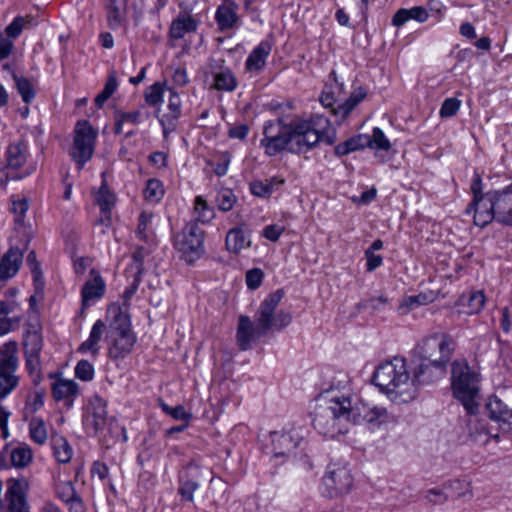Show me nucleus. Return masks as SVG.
Listing matches in <instances>:
<instances>
[{"label":"nucleus","mask_w":512,"mask_h":512,"mask_svg":"<svg viewBox=\"0 0 512 512\" xmlns=\"http://www.w3.org/2000/svg\"><path fill=\"white\" fill-rule=\"evenodd\" d=\"M373 383L391 401L407 403L416 396L414 375L411 374L405 358L394 357L380 363L373 373Z\"/></svg>","instance_id":"nucleus-1"},{"label":"nucleus","mask_w":512,"mask_h":512,"mask_svg":"<svg viewBox=\"0 0 512 512\" xmlns=\"http://www.w3.org/2000/svg\"><path fill=\"white\" fill-rule=\"evenodd\" d=\"M323 404H320L314 414V428L323 436L335 438L349 431L352 421H357L355 410L348 396L336 395L327 392L322 396Z\"/></svg>","instance_id":"nucleus-2"},{"label":"nucleus","mask_w":512,"mask_h":512,"mask_svg":"<svg viewBox=\"0 0 512 512\" xmlns=\"http://www.w3.org/2000/svg\"><path fill=\"white\" fill-rule=\"evenodd\" d=\"M454 350V340L445 333H435L424 338L414 349L415 356L421 360L417 377L431 368L435 369L437 375L445 374Z\"/></svg>","instance_id":"nucleus-3"},{"label":"nucleus","mask_w":512,"mask_h":512,"mask_svg":"<svg viewBox=\"0 0 512 512\" xmlns=\"http://www.w3.org/2000/svg\"><path fill=\"white\" fill-rule=\"evenodd\" d=\"M108 315H112L106 333L108 357L114 361L122 360L132 352L137 337L131 329L129 316L120 307H110Z\"/></svg>","instance_id":"nucleus-4"},{"label":"nucleus","mask_w":512,"mask_h":512,"mask_svg":"<svg viewBox=\"0 0 512 512\" xmlns=\"http://www.w3.org/2000/svg\"><path fill=\"white\" fill-rule=\"evenodd\" d=\"M451 380L456 398L462 402L470 415H474L478 408L475 399L479 392V373L472 369L467 361L455 360L452 363Z\"/></svg>","instance_id":"nucleus-5"},{"label":"nucleus","mask_w":512,"mask_h":512,"mask_svg":"<svg viewBox=\"0 0 512 512\" xmlns=\"http://www.w3.org/2000/svg\"><path fill=\"white\" fill-rule=\"evenodd\" d=\"M284 296L282 289L270 293L260 304L255 314L258 336H264L271 329L281 330L292 321V315L285 310L276 311Z\"/></svg>","instance_id":"nucleus-6"},{"label":"nucleus","mask_w":512,"mask_h":512,"mask_svg":"<svg viewBox=\"0 0 512 512\" xmlns=\"http://www.w3.org/2000/svg\"><path fill=\"white\" fill-rule=\"evenodd\" d=\"M17 341L10 340L0 346V399L6 398L19 385Z\"/></svg>","instance_id":"nucleus-7"},{"label":"nucleus","mask_w":512,"mask_h":512,"mask_svg":"<svg viewBox=\"0 0 512 512\" xmlns=\"http://www.w3.org/2000/svg\"><path fill=\"white\" fill-rule=\"evenodd\" d=\"M42 348L43 337L40 324L38 322L29 323L23 336V354L26 370L32 377V381L35 385H38L42 380V365L40 360Z\"/></svg>","instance_id":"nucleus-8"},{"label":"nucleus","mask_w":512,"mask_h":512,"mask_svg":"<svg viewBox=\"0 0 512 512\" xmlns=\"http://www.w3.org/2000/svg\"><path fill=\"white\" fill-rule=\"evenodd\" d=\"M174 245L185 261L192 263L204 252V231L196 222H189L177 234Z\"/></svg>","instance_id":"nucleus-9"},{"label":"nucleus","mask_w":512,"mask_h":512,"mask_svg":"<svg viewBox=\"0 0 512 512\" xmlns=\"http://www.w3.org/2000/svg\"><path fill=\"white\" fill-rule=\"evenodd\" d=\"M290 123L286 124L281 119L267 121L263 129V138L260 145L265 149V154L275 156L280 152L289 151Z\"/></svg>","instance_id":"nucleus-10"},{"label":"nucleus","mask_w":512,"mask_h":512,"mask_svg":"<svg viewBox=\"0 0 512 512\" xmlns=\"http://www.w3.org/2000/svg\"><path fill=\"white\" fill-rule=\"evenodd\" d=\"M97 132L87 120L78 121L74 129V141L71 151L73 160L82 169L84 164L91 159L94 148Z\"/></svg>","instance_id":"nucleus-11"},{"label":"nucleus","mask_w":512,"mask_h":512,"mask_svg":"<svg viewBox=\"0 0 512 512\" xmlns=\"http://www.w3.org/2000/svg\"><path fill=\"white\" fill-rule=\"evenodd\" d=\"M289 140L290 153L304 154L317 146L320 136L303 119H296L290 122Z\"/></svg>","instance_id":"nucleus-12"},{"label":"nucleus","mask_w":512,"mask_h":512,"mask_svg":"<svg viewBox=\"0 0 512 512\" xmlns=\"http://www.w3.org/2000/svg\"><path fill=\"white\" fill-rule=\"evenodd\" d=\"M323 483L329 497H337L350 491L353 477L345 466L332 464L328 466Z\"/></svg>","instance_id":"nucleus-13"},{"label":"nucleus","mask_w":512,"mask_h":512,"mask_svg":"<svg viewBox=\"0 0 512 512\" xmlns=\"http://www.w3.org/2000/svg\"><path fill=\"white\" fill-rule=\"evenodd\" d=\"M352 409L355 410L357 420L352 421L353 424L365 422L372 430L378 429L384 424L396 422V417L383 406L361 404V406H352Z\"/></svg>","instance_id":"nucleus-14"},{"label":"nucleus","mask_w":512,"mask_h":512,"mask_svg":"<svg viewBox=\"0 0 512 512\" xmlns=\"http://www.w3.org/2000/svg\"><path fill=\"white\" fill-rule=\"evenodd\" d=\"M493 190H489L485 195L473 198L470 204L467 206L465 213H473V220L476 226L481 228L486 227L494 220V212L492 208L493 201Z\"/></svg>","instance_id":"nucleus-15"},{"label":"nucleus","mask_w":512,"mask_h":512,"mask_svg":"<svg viewBox=\"0 0 512 512\" xmlns=\"http://www.w3.org/2000/svg\"><path fill=\"white\" fill-rule=\"evenodd\" d=\"M367 93L364 88L358 87L355 89L349 98L344 102L339 103L335 106V100L329 93H323L320 97V102L325 108H331L332 113L339 117L340 120H344L352 110L365 99Z\"/></svg>","instance_id":"nucleus-16"},{"label":"nucleus","mask_w":512,"mask_h":512,"mask_svg":"<svg viewBox=\"0 0 512 512\" xmlns=\"http://www.w3.org/2000/svg\"><path fill=\"white\" fill-rule=\"evenodd\" d=\"M492 208L494 220L504 226H512V183L500 190H493Z\"/></svg>","instance_id":"nucleus-17"},{"label":"nucleus","mask_w":512,"mask_h":512,"mask_svg":"<svg viewBox=\"0 0 512 512\" xmlns=\"http://www.w3.org/2000/svg\"><path fill=\"white\" fill-rule=\"evenodd\" d=\"M107 422V402L99 395H93L86 408L84 423L97 434Z\"/></svg>","instance_id":"nucleus-18"},{"label":"nucleus","mask_w":512,"mask_h":512,"mask_svg":"<svg viewBox=\"0 0 512 512\" xmlns=\"http://www.w3.org/2000/svg\"><path fill=\"white\" fill-rule=\"evenodd\" d=\"M486 410L492 420L497 421L504 429L512 430V405L499 396L489 397Z\"/></svg>","instance_id":"nucleus-19"},{"label":"nucleus","mask_w":512,"mask_h":512,"mask_svg":"<svg viewBox=\"0 0 512 512\" xmlns=\"http://www.w3.org/2000/svg\"><path fill=\"white\" fill-rule=\"evenodd\" d=\"M27 488L28 485L24 480L9 479L7 481L5 500L7 501L9 512L30 508L26 497Z\"/></svg>","instance_id":"nucleus-20"},{"label":"nucleus","mask_w":512,"mask_h":512,"mask_svg":"<svg viewBox=\"0 0 512 512\" xmlns=\"http://www.w3.org/2000/svg\"><path fill=\"white\" fill-rule=\"evenodd\" d=\"M80 387L72 379L57 377L51 384V393L55 401H64V405L69 409L74 405L76 397L79 395Z\"/></svg>","instance_id":"nucleus-21"},{"label":"nucleus","mask_w":512,"mask_h":512,"mask_svg":"<svg viewBox=\"0 0 512 512\" xmlns=\"http://www.w3.org/2000/svg\"><path fill=\"white\" fill-rule=\"evenodd\" d=\"M23 261V252L18 247H10L0 260V285L14 277Z\"/></svg>","instance_id":"nucleus-22"},{"label":"nucleus","mask_w":512,"mask_h":512,"mask_svg":"<svg viewBox=\"0 0 512 512\" xmlns=\"http://www.w3.org/2000/svg\"><path fill=\"white\" fill-rule=\"evenodd\" d=\"M239 5L234 0H223L215 13V20L221 31L234 29L238 26Z\"/></svg>","instance_id":"nucleus-23"},{"label":"nucleus","mask_w":512,"mask_h":512,"mask_svg":"<svg viewBox=\"0 0 512 512\" xmlns=\"http://www.w3.org/2000/svg\"><path fill=\"white\" fill-rule=\"evenodd\" d=\"M91 275L93 277L85 282L81 290L82 309L102 298L105 293L106 285L100 274L91 270Z\"/></svg>","instance_id":"nucleus-24"},{"label":"nucleus","mask_w":512,"mask_h":512,"mask_svg":"<svg viewBox=\"0 0 512 512\" xmlns=\"http://www.w3.org/2000/svg\"><path fill=\"white\" fill-rule=\"evenodd\" d=\"M198 470L197 465L190 463L186 467L185 475L179 476L178 494L182 500L194 501V492L199 488V483L196 480Z\"/></svg>","instance_id":"nucleus-25"},{"label":"nucleus","mask_w":512,"mask_h":512,"mask_svg":"<svg viewBox=\"0 0 512 512\" xmlns=\"http://www.w3.org/2000/svg\"><path fill=\"white\" fill-rule=\"evenodd\" d=\"M299 436L292 432H272L271 443L275 457L289 455L299 444Z\"/></svg>","instance_id":"nucleus-26"},{"label":"nucleus","mask_w":512,"mask_h":512,"mask_svg":"<svg viewBox=\"0 0 512 512\" xmlns=\"http://www.w3.org/2000/svg\"><path fill=\"white\" fill-rule=\"evenodd\" d=\"M105 330L106 324L101 319H98L93 324L88 339L80 344L77 351L82 354L89 353L93 357H97L100 352V342Z\"/></svg>","instance_id":"nucleus-27"},{"label":"nucleus","mask_w":512,"mask_h":512,"mask_svg":"<svg viewBox=\"0 0 512 512\" xmlns=\"http://www.w3.org/2000/svg\"><path fill=\"white\" fill-rule=\"evenodd\" d=\"M271 51L272 45L268 41L260 42L248 55L245 62L246 69L250 72L261 71Z\"/></svg>","instance_id":"nucleus-28"},{"label":"nucleus","mask_w":512,"mask_h":512,"mask_svg":"<svg viewBox=\"0 0 512 512\" xmlns=\"http://www.w3.org/2000/svg\"><path fill=\"white\" fill-rule=\"evenodd\" d=\"M255 337H259L257 324L254 326L248 316H240L236 334L237 344L240 350H248Z\"/></svg>","instance_id":"nucleus-29"},{"label":"nucleus","mask_w":512,"mask_h":512,"mask_svg":"<svg viewBox=\"0 0 512 512\" xmlns=\"http://www.w3.org/2000/svg\"><path fill=\"white\" fill-rule=\"evenodd\" d=\"M104 7L108 26L111 29L119 28L126 17L127 0H105Z\"/></svg>","instance_id":"nucleus-30"},{"label":"nucleus","mask_w":512,"mask_h":512,"mask_svg":"<svg viewBox=\"0 0 512 512\" xmlns=\"http://www.w3.org/2000/svg\"><path fill=\"white\" fill-rule=\"evenodd\" d=\"M95 201L100 208V211L103 214L101 218V223L105 225H109L111 222L110 212L116 203L115 194L107 187L106 183L103 182L100 186L96 196Z\"/></svg>","instance_id":"nucleus-31"},{"label":"nucleus","mask_w":512,"mask_h":512,"mask_svg":"<svg viewBox=\"0 0 512 512\" xmlns=\"http://www.w3.org/2000/svg\"><path fill=\"white\" fill-rule=\"evenodd\" d=\"M284 182L283 178L274 176L265 180H254L250 183L249 188L252 195L260 198H269Z\"/></svg>","instance_id":"nucleus-32"},{"label":"nucleus","mask_w":512,"mask_h":512,"mask_svg":"<svg viewBox=\"0 0 512 512\" xmlns=\"http://www.w3.org/2000/svg\"><path fill=\"white\" fill-rule=\"evenodd\" d=\"M197 29V21L186 14H180L171 23L169 34L173 39H182L187 33L194 32Z\"/></svg>","instance_id":"nucleus-33"},{"label":"nucleus","mask_w":512,"mask_h":512,"mask_svg":"<svg viewBox=\"0 0 512 512\" xmlns=\"http://www.w3.org/2000/svg\"><path fill=\"white\" fill-rule=\"evenodd\" d=\"M428 17V11L421 6H415L410 9L401 8L394 14L392 24L396 27H400L411 19L423 23Z\"/></svg>","instance_id":"nucleus-34"},{"label":"nucleus","mask_w":512,"mask_h":512,"mask_svg":"<svg viewBox=\"0 0 512 512\" xmlns=\"http://www.w3.org/2000/svg\"><path fill=\"white\" fill-rule=\"evenodd\" d=\"M17 307L15 301L5 302L0 300V336H3L14 329L20 322L19 317H9Z\"/></svg>","instance_id":"nucleus-35"},{"label":"nucleus","mask_w":512,"mask_h":512,"mask_svg":"<svg viewBox=\"0 0 512 512\" xmlns=\"http://www.w3.org/2000/svg\"><path fill=\"white\" fill-rule=\"evenodd\" d=\"M27 160V145L24 142L10 144L6 151L7 169L16 170Z\"/></svg>","instance_id":"nucleus-36"},{"label":"nucleus","mask_w":512,"mask_h":512,"mask_svg":"<svg viewBox=\"0 0 512 512\" xmlns=\"http://www.w3.org/2000/svg\"><path fill=\"white\" fill-rule=\"evenodd\" d=\"M225 245L229 252L238 254L250 246V240L246 237L242 227H234L228 231Z\"/></svg>","instance_id":"nucleus-37"},{"label":"nucleus","mask_w":512,"mask_h":512,"mask_svg":"<svg viewBox=\"0 0 512 512\" xmlns=\"http://www.w3.org/2000/svg\"><path fill=\"white\" fill-rule=\"evenodd\" d=\"M367 144H369L368 135L358 134L336 145L334 153L336 156L342 157L351 152L366 148Z\"/></svg>","instance_id":"nucleus-38"},{"label":"nucleus","mask_w":512,"mask_h":512,"mask_svg":"<svg viewBox=\"0 0 512 512\" xmlns=\"http://www.w3.org/2000/svg\"><path fill=\"white\" fill-rule=\"evenodd\" d=\"M9 458L12 467L22 469L32 462L33 453L27 444H19L14 448H9Z\"/></svg>","instance_id":"nucleus-39"},{"label":"nucleus","mask_w":512,"mask_h":512,"mask_svg":"<svg viewBox=\"0 0 512 512\" xmlns=\"http://www.w3.org/2000/svg\"><path fill=\"white\" fill-rule=\"evenodd\" d=\"M51 446L54 456L59 463H68L72 456L73 450L65 437L59 434L51 436Z\"/></svg>","instance_id":"nucleus-40"},{"label":"nucleus","mask_w":512,"mask_h":512,"mask_svg":"<svg viewBox=\"0 0 512 512\" xmlns=\"http://www.w3.org/2000/svg\"><path fill=\"white\" fill-rule=\"evenodd\" d=\"M214 88L220 91L232 92L237 87V79L234 73L227 67H222L213 72Z\"/></svg>","instance_id":"nucleus-41"},{"label":"nucleus","mask_w":512,"mask_h":512,"mask_svg":"<svg viewBox=\"0 0 512 512\" xmlns=\"http://www.w3.org/2000/svg\"><path fill=\"white\" fill-rule=\"evenodd\" d=\"M470 438L479 444H486L491 438L499 440V435H492L486 428L484 421L478 419H470L468 423Z\"/></svg>","instance_id":"nucleus-42"},{"label":"nucleus","mask_w":512,"mask_h":512,"mask_svg":"<svg viewBox=\"0 0 512 512\" xmlns=\"http://www.w3.org/2000/svg\"><path fill=\"white\" fill-rule=\"evenodd\" d=\"M193 215L192 222L207 224L215 217V212L202 196H197L194 200Z\"/></svg>","instance_id":"nucleus-43"},{"label":"nucleus","mask_w":512,"mask_h":512,"mask_svg":"<svg viewBox=\"0 0 512 512\" xmlns=\"http://www.w3.org/2000/svg\"><path fill=\"white\" fill-rule=\"evenodd\" d=\"M141 112L135 110L132 112H123L117 110L114 115L115 125L114 133L119 135L123 132L124 124L138 125L140 123Z\"/></svg>","instance_id":"nucleus-44"},{"label":"nucleus","mask_w":512,"mask_h":512,"mask_svg":"<svg viewBox=\"0 0 512 512\" xmlns=\"http://www.w3.org/2000/svg\"><path fill=\"white\" fill-rule=\"evenodd\" d=\"M153 214L143 211L138 218V226L136 236L139 240L149 242L153 239V231L151 228Z\"/></svg>","instance_id":"nucleus-45"},{"label":"nucleus","mask_w":512,"mask_h":512,"mask_svg":"<svg viewBox=\"0 0 512 512\" xmlns=\"http://www.w3.org/2000/svg\"><path fill=\"white\" fill-rule=\"evenodd\" d=\"M13 80L23 102L26 104L31 103L36 94L31 81L23 76H18L15 73H13Z\"/></svg>","instance_id":"nucleus-46"},{"label":"nucleus","mask_w":512,"mask_h":512,"mask_svg":"<svg viewBox=\"0 0 512 512\" xmlns=\"http://www.w3.org/2000/svg\"><path fill=\"white\" fill-rule=\"evenodd\" d=\"M449 498H462L470 494V483L466 480L454 479L444 483Z\"/></svg>","instance_id":"nucleus-47"},{"label":"nucleus","mask_w":512,"mask_h":512,"mask_svg":"<svg viewBox=\"0 0 512 512\" xmlns=\"http://www.w3.org/2000/svg\"><path fill=\"white\" fill-rule=\"evenodd\" d=\"M29 434L31 439L39 445L47 441L48 435L43 419L38 417L31 419L29 423Z\"/></svg>","instance_id":"nucleus-48"},{"label":"nucleus","mask_w":512,"mask_h":512,"mask_svg":"<svg viewBox=\"0 0 512 512\" xmlns=\"http://www.w3.org/2000/svg\"><path fill=\"white\" fill-rule=\"evenodd\" d=\"M166 89L164 83L155 82L146 88L144 93L145 102L149 106H157L163 102V94Z\"/></svg>","instance_id":"nucleus-49"},{"label":"nucleus","mask_w":512,"mask_h":512,"mask_svg":"<svg viewBox=\"0 0 512 512\" xmlns=\"http://www.w3.org/2000/svg\"><path fill=\"white\" fill-rule=\"evenodd\" d=\"M368 142L366 147L374 150L389 151L391 149V143L385 136L384 132L375 127L372 131V135H368Z\"/></svg>","instance_id":"nucleus-50"},{"label":"nucleus","mask_w":512,"mask_h":512,"mask_svg":"<svg viewBox=\"0 0 512 512\" xmlns=\"http://www.w3.org/2000/svg\"><path fill=\"white\" fill-rule=\"evenodd\" d=\"M164 196L163 184L156 178L149 179L144 190V197L152 203L159 202Z\"/></svg>","instance_id":"nucleus-51"},{"label":"nucleus","mask_w":512,"mask_h":512,"mask_svg":"<svg viewBox=\"0 0 512 512\" xmlns=\"http://www.w3.org/2000/svg\"><path fill=\"white\" fill-rule=\"evenodd\" d=\"M237 203V196L231 189L225 188L218 191L216 196V205L220 211L228 212L233 209Z\"/></svg>","instance_id":"nucleus-52"},{"label":"nucleus","mask_w":512,"mask_h":512,"mask_svg":"<svg viewBox=\"0 0 512 512\" xmlns=\"http://www.w3.org/2000/svg\"><path fill=\"white\" fill-rule=\"evenodd\" d=\"M43 390H37L28 394L25 402V410L27 413L34 414L44 405Z\"/></svg>","instance_id":"nucleus-53"},{"label":"nucleus","mask_w":512,"mask_h":512,"mask_svg":"<svg viewBox=\"0 0 512 512\" xmlns=\"http://www.w3.org/2000/svg\"><path fill=\"white\" fill-rule=\"evenodd\" d=\"M94 373V367L88 360H80L75 367V377L81 381H91Z\"/></svg>","instance_id":"nucleus-54"},{"label":"nucleus","mask_w":512,"mask_h":512,"mask_svg":"<svg viewBox=\"0 0 512 512\" xmlns=\"http://www.w3.org/2000/svg\"><path fill=\"white\" fill-rule=\"evenodd\" d=\"M304 122L308 123L313 128L314 133L318 134L320 138L330 125L329 119L320 114H313L309 120H304Z\"/></svg>","instance_id":"nucleus-55"},{"label":"nucleus","mask_w":512,"mask_h":512,"mask_svg":"<svg viewBox=\"0 0 512 512\" xmlns=\"http://www.w3.org/2000/svg\"><path fill=\"white\" fill-rule=\"evenodd\" d=\"M160 407L165 413L169 414L175 420H184L185 422H189L192 418V414L188 413L182 405L170 407L166 403L161 402Z\"/></svg>","instance_id":"nucleus-56"},{"label":"nucleus","mask_w":512,"mask_h":512,"mask_svg":"<svg viewBox=\"0 0 512 512\" xmlns=\"http://www.w3.org/2000/svg\"><path fill=\"white\" fill-rule=\"evenodd\" d=\"M461 101L457 98H447L442 103V106L439 111V115L442 118H449L454 116L458 110L460 109Z\"/></svg>","instance_id":"nucleus-57"},{"label":"nucleus","mask_w":512,"mask_h":512,"mask_svg":"<svg viewBox=\"0 0 512 512\" xmlns=\"http://www.w3.org/2000/svg\"><path fill=\"white\" fill-rule=\"evenodd\" d=\"M425 498L428 502L433 503L435 505L443 504L449 499L444 484L442 485V487L429 489L426 492Z\"/></svg>","instance_id":"nucleus-58"},{"label":"nucleus","mask_w":512,"mask_h":512,"mask_svg":"<svg viewBox=\"0 0 512 512\" xmlns=\"http://www.w3.org/2000/svg\"><path fill=\"white\" fill-rule=\"evenodd\" d=\"M485 300L486 298L483 291H475L471 293L468 299L469 313H479L484 307Z\"/></svg>","instance_id":"nucleus-59"},{"label":"nucleus","mask_w":512,"mask_h":512,"mask_svg":"<svg viewBox=\"0 0 512 512\" xmlns=\"http://www.w3.org/2000/svg\"><path fill=\"white\" fill-rule=\"evenodd\" d=\"M264 273L260 268H253L246 273V285L250 290L258 289L263 281Z\"/></svg>","instance_id":"nucleus-60"},{"label":"nucleus","mask_w":512,"mask_h":512,"mask_svg":"<svg viewBox=\"0 0 512 512\" xmlns=\"http://www.w3.org/2000/svg\"><path fill=\"white\" fill-rule=\"evenodd\" d=\"M180 116L181 115H176V114L170 113V112H168L162 116V118L160 119V124L162 126L163 135L165 138H167L170 133L175 131L176 126H177V121L180 118Z\"/></svg>","instance_id":"nucleus-61"},{"label":"nucleus","mask_w":512,"mask_h":512,"mask_svg":"<svg viewBox=\"0 0 512 512\" xmlns=\"http://www.w3.org/2000/svg\"><path fill=\"white\" fill-rule=\"evenodd\" d=\"M146 250L143 247H137V249L132 254L133 263L131 265V270L135 273L134 275L141 276L143 274V262L146 256Z\"/></svg>","instance_id":"nucleus-62"},{"label":"nucleus","mask_w":512,"mask_h":512,"mask_svg":"<svg viewBox=\"0 0 512 512\" xmlns=\"http://www.w3.org/2000/svg\"><path fill=\"white\" fill-rule=\"evenodd\" d=\"M57 495L65 503H68L79 496L71 482H64L60 484L57 488Z\"/></svg>","instance_id":"nucleus-63"},{"label":"nucleus","mask_w":512,"mask_h":512,"mask_svg":"<svg viewBox=\"0 0 512 512\" xmlns=\"http://www.w3.org/2000/svg\"><path fill=\"white\" fill-rule=\"evenodd\" d=\"M425 299L422 295L407 296L403 299L399 305V311L401 314H407L411 309L423 303Z\"/></svg>","instance_id":"nucleus-64"}]
</instances>
